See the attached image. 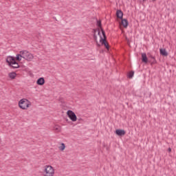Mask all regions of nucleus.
Segmentation results:
<instances>
[{"label": "nucleus", "mask_w": 176, "mask_h": 176, "mask_svg": "<svg viewBox=\"0 0 176 176\" xmlns=\"http://www.w3.org/2000/svg\"><path fill=\"white\" fill-rule=\"evenodd\" d=\"M121 24L124 27V28H127L129 27V21L126 19H121Z\"/></svg>", "instance_id": "8"}, {"label": "nucleus", "mask_w": 176, "mask_h": 176, "mask_svg": "<svg viewBox=\"0 0 176 176\" xmlns=\"http://www.w3.org/2000/svg\"><path fill=\"white\" fill-rule=\"evenodd\" d=\"M142 63H144L145 64H146L148 63V57L146 56V53L142 54Z\"/></svg>", "instance_id": "13"}, {"label": "nucleus", "mask_w": 176, "mask_h": 176, "mask_svg": "<svg viewBox=\"0 0 176 176\" xmlns=\"http://www.w3.org/2000/svg\"><path fill=\"white\" fill-rule=\"evenodd\" d=\"M60 151H64L65 149V144L62 143L60 146L59 147Z\"/></svg>", "instance_id": "21"}, {"label": "nucleus", "mask_w": 176, "mask_h": 176, "mask_svg": "<svg viewBox=\"0 0 176 176\" xmlns=\"http://www.w3.org/2000/svg\"><path fill=\"white\" fill-rule=\"evenodd\" d=\"M44 176H54V168L50 165L44 166Z\"/></svg>", "instance_id": "2"}, {"label": "nucleus", "mask_w": 176, "mask_h": 176, "mask_svg": "<svg viewBox=\"0 0 176 176\" xmlns=\"http://www.w3.org/2000/svg\"><path fill=\"white\" fill-rule=\"evenodd\" d=\"M102 34L103 35V38L102 36H100V42L102 45H104V46L108 50H109V44H108V42L107 41V35L105 34V31L104 30H102Z\"/></svg>", "instance_id": "4"}, {"label": "nucleus", "mask_w": 176, "mask_h": 176, "mask_svg": "<svg viewBox=\"0 0 176 176\" xmlns=\"http://www.w3.org/2000/svg\"><path fill=\"white\" fill-rule=\"evenodd\" d=\"M160 53L161 56H164V57H167V56H168V53L167 52V51H166V49H160Z\"/></svg>", "instance_id": "12"}, {"label": "nucleus", "mask_w": 176, "mask_h": 176, "mask_svg": "<svg viewBox=\"0 0 176 176\" xmlns=\"http://www.w3.org/2000/svg\"><path fill=\"white\" fill-rule=\"evenodd\" d=\"M116 16L118 19H120V20H122L123 19V12L120 10H117Z\"/></svg>", "instance_id": "11"}, {"label": "nucleus", "mask_w": 176, "mask_h": 176, "mask_svg": "<svg viewBox=\"0 0 176 176\" xmlns=\"http://www.w3.org/2000/svg\"><path fill=\"white\" fill-rule=\"evenodd\" d=\"M133 76H134V71H131L128 74V78H129V79H132Z\"/></svg>", "instance_id": "20"}, {"label": "nucleus", "mask_w": 176, "mask_h": 176, "mask_svg": "<svg viewBox=\"0 0 176 176\" xmlns=\"http://www.w3.org/2000/svg\"><path fill=\"white\" fill-rule=\"evenodd\" d=\"M8 76L10 79H15L16 77L17 76V74H16V72H12L10 74H8Z\"/></svg>", "instance_id": "14"}, {"label": "nucleus", "mask_w": 176, "mask_h": 176, "mask_svg": "<svg viewBox=\"0 0 176 176\" xmlns=\"http://www.w3.org/2000/svg\"><path fill=\"white\" fill-rule=\"evenodd\" d=\"M149 58H151V60H150L151 64H156V58H155V56L150 55Z\"/></svg>", "instance_id": "17"}, {"label": "nucleus", "mask_w": 176, "mask_h": 176, "mask_svg": "<svg viewBox=\"0 0 176 176\" xmlns=\"http://www.w3.org/2000/svg\"><path fill=\"white\" fill-rule=\"evenodd\" d=\"M36 83L38 85V86H43V85H45V78L42 77L38 78Z\"/></svg>", "instance_id": "9"}, {"label": "nucleus", "mask_w": 176, "mask_h": 176, "mask_svg": "<svg viewBox=\"0 0 176 176\" xmlns=\"http://www.w3.org/2000/svg\"><path fill=\"white\" fill-rule=\"evenodd\" d=\"M116 134L120 137H122L123 135H126V131L123 129H117L116 130Z\"/></svg>", "instance_id": "7"}, {"label": "nucleus", "mask_w": 176, "mask_h": 176, "mask_svg": "<svg viewBox=\"0 0 176 176\" xmlns=\"http://www.w3.org/2000/svg\"><path fill=\"white\" fill-rule=\"evenodd\" d=\"M54 130L56 132V133H60V131H61V126H58V125H55L53 127Z\"/></svg>", "instance_id": "16"}, {"label": "nucleus", "mask_w": 176, "mask_h": 176, "mask_svg": "<svg viewBox=\"0 0 176 176\" xmlns=\"http://www.w3.org/2000/svg\"><path fill=\"white\" fill-rule=\"evenodd\" d=\"M168 152H171V148L169 147V148H168Z\"/></svg>", "instance_id": "23"}, {"label": "nucleus", "mask_w": 176, "mask_h": 176, "mask_svg": "<svg viewBox=\"0 0 176 176\" xmlns=\"http://www.w3.org/2000/svg\"><path fill=\"white\" fill-rule=\"evenodd\" d=\"M97 25H98V27H99V28L100 29L101 32H102V30H104V29L102 28V26L101 21H100V20L97 21Z\"/></svg>", "instance_id": "19"}, {"label": "nucleus", "mask_w": 176, "mask_h": 176, "mask_svg": "<svg viewBox=\"0 0 176 176\" xmlns=\"http://www.w3.org/2000/svg\"><path fill=\"white\" fill-rule=\"evenodd\" d=\"M97 32H98V35H100L101 34V32L100 31V28L97 29Z\"/></svg>", "instance_id": "22"}, {"label": "nucleus", "mask_w": 176, "mask_h": 176, "mask_svg": "<svg viewBox=\"0 0 176 176\" xmlns=\"http://www.w3.org/2000/svg\"><path fill=\"white\" fill-rule=\"evenodd\" d=\"M19 107L21 109L26 110L31 107V102L28 99L23 98L19 100Z\"/></svg>", "instance_id": "1"}, {"label": "nucleus", "mask_w": 176, "mask_h": 176, "mask_svg": "<svg viewBox=\"0 0 176 176\" xmlns=\"http://www.w3.org/2000/svg\"><path fill=\"white\" fill-rule=\"evenodd\" d=\"M67 115L69 118L70 120H72V122H76V120H78L76 114H75L74 112L72 111V110H68L67 112Z\"/></svg>", "instance_id": "5"}, {"label": "nucleus", "mask_w": 176, "mask_h": 176, "mask_svg": "<svg viewBox=\"0 0 176 176\" xmlns=\"http://www.w3.org/2000/svg\"><path fill=\"white\" fill-rule=\"evenodd\" d=\"M10 67H12V68L16 69V68H19L20 65H19V63H17V62L15 60L11 63V65H10Z\"/></svg>", "instance_id": "15"}, {"label": "nucleus", "mask_w": 176, "mask_h": 176, "mask_svg": "<svg viewBox=\"0 0 176 176\" xmlns=\"http://www.w3.org/2000/svg\"><path fill=\"white\" fill-rule=\"evenodd\" d=\"M21 58H23V54L20 53L19 54H16L15 60H16V61H20Z\"/></svg>", "instance_id": "18"}, {"label": "nucleus", "mask_w": 176, "mask_h": 176, "mask_svg": "<svg viewBox=\"0 0 176 176\" xmlns=\"http://www.w3.org/2000/svg\"><path fill=\"white\" fill-rule=\"evenodd\" d=\"M19 53H21L22 58H24L28 61H31L34 59V55H32V54L30 53V52H28L27 50L20 51Z\"/></svg>", "instance_id": "3"}, {"label": "nucleus", "mask_w": 176, "mask_h": 176, "mask_svg": "<svg viewBox=\"0 0 176 176\" xmlns=\"http://www.w3.org/2000/svg\"><path fill=\"white\" fill-rule=\"evenodd\" d=\"M153 1H156V0H153Z\"/></svg>", "instance_id": "24"}, {"label": "nucleus", "mask_w": 176, "mask_h": 176, "mask_svg": "<svg viewBox=\"0 0 176 176\" xmlns=\"http://www.w3.org/2000/svg\"><path fill=\"white\" fill-rule=\"evenodd\" d=\"M92 32L94 34V40L95 41L98 46H100V44H98V41L97 40V34H96V32H97V29H94Z\"/></svg>", "instance_id": "10"}, {"label": "nucleus", "mask_w": 176, "mask_h": 176, "mask_svg": "<svg viewBox=\"0 0 176 176\" xmlns=\"http://www.w3.org/2000/svg\"><path fill=\"white\" fill-rule=\"evenodd\" d=\"M143 1H145V0H143Z\"/></svg>", "instance_id": "25"}, {"label": "nucleus", "mask_w": 176, "mask_h": 176, "mask_svg": "<svg viewBox=\"0 0 176 176\" xmlns=\"http://www.w3.org/2000/svg\"><path fill=\"white\" fill-rule=\"evenodd\" d=\"M16 60V58L13 56H8L6 58V63H8V65H12V63H14Z\"/></svg>", "instance_id": "6"}]
</instances>
